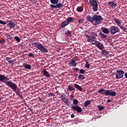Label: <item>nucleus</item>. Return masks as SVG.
<instances>
[{"mask_svg":"<svg viewBox=\"0 0 127 127\" xmlns=\"http://www.w3.org/2000/svg\"><path fill=\"white\" fill-rule=\"evenodd\" d=\"M86 20L88 22H90V23H94V21H95L94 25H98L102 22L103 19H102V16L95 14L92 17L90 15H87L86 16Z\"/></svg>","mask_w":127,"mask_h":127,"instance_id":"f257e3e1","label":"nucleus"},{"mask_svg":"<svg viewBox=\"0 0 127 127\" xmlns=\"http://www.w3.org/2000/svg\"><path fill=\"white\" fill-rule=\"evenodd\" d=\"M97 93L101 94V95H105V96H115L117 95V92L110 90H105V89H101L97 91Z\"/></svg>","mask_w":127,"mask_h":127,"instance_id":"f03ea898","label":"nucleus"},{"mask_svg":"<svg viewBox=\"0 0 127 127\" xmlns=\"http://www.w3.org/2000/svg\"><path fill=\"white\" fill-rule=\"evenodd\" d=\"M4 83L6 86L9 87V88H10V89L15 93L19 90V88L17 87V85L11 80L9 81H5Z\"/></svg>","mask_w":127,"mask_h":127,"instance_id":"7ed1b4c3","label":"nucleus"},{"mask_svg":"<svg viewBox=\"0 0 127 127\" xmlns=\"http://www.w3.org/2000/svg\"><path fill=\"white\" fill-rule=\"evenodd\" d=\"M32 45H34V47L38 49L39 50H40L41 52H42V53H48V50L43 47L41 44H39L37 42L32 43Z\"/></svg>","mask_w":127,"mask_h":127,"instance_id":"20e7f679","label":"nucleus"},{"mask_svg":"<svg viewBox=\"0 0 127 127\" xmlns=\"http://www.w3.org/2000/svg\"><path fill=\"white\" fill-rule=\"evenodd\" d=\"M59 0H50L51 3L50 6L51 8H61L63 7V4L62 3H58Z\"/></svg>","mask_w":127,"mask_h":127,"instance_id":"39448f33","label":"nucleus"},{"mask_svg":"<svg viewBox=\"0 0 127 127\" xmlns=\"http://www.w3.org/2000/svg\"><path fill=\"white\" fill-rule=\"evenodd\" d=\"M97 33H95L93 32H91L90 33V35H87L86 36V38L87 39V41L88 42H93V41H95V40H97Z\"/></svg>","mask_w":127,"mask_h":127,"instance_id":"423d86ee","label":"nucleus"},{"mask_svg":"<svg viewBox=\"0 0 127 127\" xmlns=\"http://www.w3.org/2000/svg\"><path fill=\"white\" fill-rule=\"evenodd\" d=\"M121 31L120 28L115 26H111L109 28V32L112 35H115L116 33H118Z\"/></svg>","mask_w":127,"mask_h":127,"instance_id":"0eeeda50","label":"nucleus"},{"mask_svg":"<svg viewBox=\"0 0 127 127\" xmlns=\"http://www.w3.org/2000/svg\"><path fill=\"white\" fill-rule=\"evenodd\" d=\"M89 3L92 6L93 11H97L98 7L97 1H95V0H89Z\"/></svg>","mask_w":127,"mask_h":127,"instance_id":"6e6552de","label":"nucleus"},{"mask_svg":"<svg viewBox=\"0 0 127 127\" xmlns=\"http://www.w3.org/2000/svg\"><path fill=\"white\" fill-rule=\"evenodd\" d=\"M125 72L124 70H119L116 71V79H122L123 78Z\"/></svg>","mask_w":127,"mask_h":127,"instance_id":"1a4fd4ad","label":"nucleus"},{"mask_svg":"<svg viewBox=\"0 0 127 127\" xmlns=\"http://www.w3.org/2000/svg\"><path fill=\"white\" fill-rule=\"evenodd\" d=\"M71 109L76 111L77 113H82V108L79 106L73 105L71 107Z\"/></svg>","mask_w":127,"mask_h":127,"instance_id":"9d476101","label":"nucleus"},{"mask_svg":"<svg viewBox=\"0 0 127 127\" xmlns=\"http://www.w3.org/2000/svg\"><path fill=\"white\" fill-rule=\"evenodd\" d=\"M6 22L7 23V26L10 28H14V27H15V24H14L12 21L7 20Z\"/></svg>","mask_w":127,"mask_h":127,"instance_id":"9b49d317","label":"nucleus"},{"mask_svg":"<svg viewBox=\"0 0 127 127\" xmlns=\"http://www.w3.org/2000/svg\"><path fill=\"white\" fill-rule=\"evenodd\" d=\"M96 47H97V48H99L100 50H103L104 48H105V47H104V45H103L102 43L99 41L97 42Z\"/></svg>","mask_w":127,"mask_h":127,"instance_id":"f8f14e48","label":"nucleus"},{"mask_svg":"<svg viewBox=\"0 0 127 127\" xmlns=\"http://www.w3.org/2000/svg\"><path fill=\"white\" fill-rule=\"evenodd\" d=\"M69 65L71 67H76L77 66V63H76V61L75 60H71L69 63Z\"/></svg>","mask_w":127,"mask_h":127,"instance_id":"ddd939ff","label":"nucleus"},{"mask_svg":"<svg viewBox=\"0 0 127 127\" xmlns=\"http://www.w3.org/2000/svg\"><path fill=\"white\" fill-rule=\"evenodd\" d=\"M99 36L100 37V38H101V39H106V38L108 37V35L103 33V32H99Z\"/></svg>","mask_w":127,"mask_h":127,"instance_id":"4468645a","label":"nucleus"},{"mask_svg":"<svg viewBox=\"0 0 127 127\" xmlns=\"http://www.w3.org/2000/svg\"><path fill=\"white\" fill-rule=\"evenodd\" d=\"M114 20L116 23L118 24V26L120 27L122 25V23L121 22V20L118 18L114 19Z\"/></svg>","mask_w":127,"mask_h":127,"instance_id":"2eb2a0df","label":"nucleus"},{"mask_svg":"<svg viewBox=\"0 0 127 127\" xmlns=\"http://www.w3.org/2000/svg\"><path fill=\"white\" fill-rule=\"evenodd\" d=\"M67 25H69V23H68V22H66V21H64L61 25V26L59 28H61L62 27L63 28H64V27H65V26H67Z\"/></svg>","mask_w":127,"mask_h":127,"instance_id":"dca6fc26","label":"nucleus"},{"mask_svg":"<svg viewBox=\"0 0 127 127\" xmlns=\"http://www.w3.org/2000/svg\"><path fill=\"white\" fill-rule=\"evenodd\" d=\"M101 30L103 33H105V34H108L110 32V31L109 29H107V28H102Z\"/></svg>","mask_w":127,"mask_h":127,"instance_id":"f3484780","label":"nucleus"},{"mask_svg":"<svg viewBox=\"0 0 127 127\" xmlns=\"http://www.w3.org/2000/svg\"><path fill=\"white\" fill-rule=\"evenodd\" d=\"M61 100L64 103V104H68L69 103V99L67 97H64V98H61Z\"/></svg>","mask_w":127,"mask_h":127,"instance_id":"a211bd4d","label":"nucleus"},{"mask_svg":"<svg viewBox=\"0 0 127 127\" xmlns=\"http://www.w3.org/2000/svg\"><path fill=\"white\" fill-rule=\"evenodd\" d=\"M109 4L110 5L111 7L113 8H114V7H117V4L115 3L113 1L109 2Z\"/></svg>","mask_w":127,"mask_h":127,"instance_id":"6ab92c4d","label":"nucleus"},{"mask_svg":"<svg viewBox=\"0 0 127 127\" xmlns=\"http://www.w3.org/2000/svg\"><path fill=\"white\" fill-rule=\"evenodd\" d=\"M91 100H87L84 102V107L87 108V106H89V105H91Z\"/></svg>","mask_w":127,"mask_h":127,"instance_id":"aec40b11","label":"nucleus"},{"mask_svg":"<svg viewBox=\"0 0 127 127\" xmlns=\"http://www.w3.org/2000/svg\"><path fill=\"white\" fill-rule=\"evenodd\" d=\"M66 22H68V24L70 23H72L73 22V18H72L71 17H68L67 19H66Z\"/></svg>","mask_w":127,"mask_h":127,"instance_id":"412c9836","label":"nucleus"},{"mask_svg":"<svg viewBox=\"0 0 127 127\" xmlns=\"http://www.w3.org/2000/svg\"><path fill=\"white\" fill-rule=\"evenodd\" d=\"M101 54H102V55H104V56H107V55H108V51L103 49V50H101Z\"/></svg>","mask_w":127,"mask_h":127,"instance_id":"4be33fe9","label":"nucleus"},{"mask_svg":"<svg viewBox=\"0 0 127 127\" xmlns=\"http://www.w3.org/2000/svg\"><path fill=\"white\" fill-rule=\"evenodd\" d=\"M4 78V75L1 74H0V82L4 83V82H7V81H3Z\"/></svg>","mask_w":127,"mask_h":127,"instance_id":"5701e85b","label":"nucleus"},{"mask_svg":"<svg viewBox=\"0 0 127 127\" xmlns=\"http://www.w3.org/2000/svg\"><path fill=\"white\" fill-rule=\"evenodd\" d=\"M74 87L77 89V90H79V91H82V90H83V88H82L80 85L77 84H74Z\"/></svg>","mask_w":127,"mask_h":127,"instance_id":"b1692460","label":"nucleus"},{"mask_svg":"<svg viewBox=\"0 0 127 127\" xmlns=\"http://www.w3.org/2000/svg\"><path fill=\"white\" fill-rule=\"evenodd\" d=\"M44 76H46V77H48V78L50 77V74L46 70H44L43 71Z\"/></svg>","mask_w":127,"mask_h":127,"instance_id":"393cba45","label":"nucleus"},{"mask_svg":"<svg viewBox=\"0 0 127 127\" xmlns=\"http://www.w3.org/2000/svg\"><path fill=\"white\" fill-rule=\"evenodd\" d=\"M119 27H120L121 29H122V30H123L124 32H127V28L125 27L124 25H121L120 26H119Z\"/></svg>","mask_w":127,"mask_h":127,"instance_id":"a878e982","label":"nucleus"},{"mask_svg":"<svg viewBox=\"0 0 127 127\" xmlns=\"http://www.w3.org/2000/svg\"><path fill=\"white\" fill-rule=\"evenodd\" d=\"M15 94H16L17 96H18V97H19V98H20V99H21V98H22V95H21V94H20V91H19V89L18 90H17L16 92H15Z\"/></svg>","mask_w":127,"mask_h":127,"instance_id":"bb28decb","label":"nucleus"},{"mask_svg":"<svg viewBox=\"0 0 127 127\" xmlns=\"http://www.w3.org/2000/svg\"><path fill=\"white\" fill-rule=\"evenodd\" d=\"M78 78L80 80H85V79H86V78L85 77V76H84L83 75H82V74L79 75L78 76Z\"/></svg>","mask_w":127,"mask_h":127,"instance_id":"cd10ccee","label":"nucleus"},{"mask_svg":"<svg viewBox=\"0 0 127 127\" xmlns=\"http://www.w3.org/2000/svg\"><path fill=\"white\" fill-rule=\"evenodd\" d=\"M83 9L82 6H78L77 8V11L78 12H82L83 11Z\"/></svg>","mask_w":127,"mask_h":127,"instance_id":"c85d7f7f","label":"nucleus"},{"mask_svg":"<svg viewBox=\"0 0 127 127\" xmlns=\"http://www.w3.org/2000/svg\"><path fill=\"white\" fill-rule=\"evenodd\" d=\"M11 59H10V58H9V57L6 58V61H8V62H9V63H12V64H13V61L11 60Z\"/></svg>","mask_w":127,"mask_h":127,"instance_id":"c756f323","label":"nucleus"},{"mask_svg":"<svg viewBox=\"0 0 127 127\" xmlns=\"http://www.w3.org/2000/svg\"><path fill=\"white\" fill-rule=\"evenodd\" d=\"M78 104H79V101H78L77 99H73V104L77 106Z\"/></svg>","mask_w":127,"mask_h":127,"instance_id":"7c9ffc66","label":"nucleus"},{"mask_svg":"<svg viewBox=\"0 0 127 127\" xmlns=\"http://www.w3.org/2000/svg\"><path fill=\"white\" fill-rule=\"evenodd\" d=\"M24 67L25 69H27L28 70L31 69V65L30 64H26Z\"/></svg>","mask_w":127,"mask_h":127,"instance_id":"2f4dec72","label":"nucleus"},{"mask_svg":"<svg viewBox=\"0 0 127 127\" xmlns=\"http://www.w3.org/2000/svg\"><path fill=\"white\" fill-rule=\"evenodd\" d=\"M67 88L68 89V91H69L70 92H71V91H74V90H75V89L72 86H68Z\"/></svg>","mask_w":127,"mask_h":127,"instance_id":"473e14b6","label":"nucleus"},{"mask_svg":"<svg viewBox=\"0 0 127 127\" xmlns=\"http://www.w3.org/2000/svg\"><path fill=\"white\" fill-rule=\"evenodd\" d=\"M98 108L99 111H103V110H104L105 109L104 107H103L102 106H100V105H99L98 106Z\"/></svg>","mask_w":127,"mask_h":127,"instance_id":"72a5a7b5","label":"nucleus"},{"mask_svg":"<svg viewBox=\"0 0 127 127\" xmlns=\"http://www.w3.org/2000/svg\"><path fill=\"white\" fill-rule=\"evenodd\" d=\"M85 73H86V71H85V70L83 69H81L79 70V73L80 74H82L83 75H84V74H85Z\"/></svg>","mask_w":127,"mask_h":127,"instance_id":"f704fd0d","label":"nucleus"},{"mask_svg":"<svg viewBox=\"0 0 127 127\" xmlns=\"http://www.w3.org/2000/svg\"><path fill=\"white\" fill-rule=\"evenodd\" d=\"M85 67L86 68H88V69H89V68H90V64H89V62H86V64L85 65Z\"/></svg>","mask_w":127,"mask_h":127,"instance_id":"c9c22d12","label":"nucleus"},{"mask_svg":"<svg viewBox=\"0 0 127 127\" xmlns=\"http://www.w3.org/2000/svg\"><path fill=\"white\" fill-rule=\"evenodd\" d=\"M6 37L7 39H10V40L12 39V36L11 35L7 34Z\"/></svg>","mask_w":127,"mask_h":127,"instance_id":"e433bc0d","label":"nucleus"},{"mask_svg":"<svg viewBox=\"0 0 127 127\" xmlns=\"http://www.w3.org/2000/svg\"><path fill=\"white\" fill-rule=\"evenodd\" d=\"M66 97H67V96H66L65 93H62L61 95V98H62V99H64V98H66Z\"/></svg>","mask_w":127,"mask_h":127,"instance_id":"4c0bfd02","label":"nucleus"},{"mask_svg":"<svg viewBox=\"0 0 127 127\" xmlns=\"http://www.w3.org/2000/svg\"><path fill=\"white\" fill-rule=\"evenodd\" d=\"M0 24L6 25V24H7V23H6L1 20H0Z\"/></svg>","mask_w":127,"mask_h":127,"instance_id":"58836bf2","label":"nucleus"},{"mask_svg":"<svg viewBox=\"0 0 127 127\" xmlns=\"http://www.w3.org/2000/svg\"><path fill=\"white\" fill-rule=\"evenodd\" d=\"M15 40H16V41L18 42H20V38H19V37L16 36L15 37Z\"/></svg>","mask_w":127,"mask_h":127,"instance_id":"ea45409f","label":"nucleus"},{"mask_svg":"<svg viewBox=\"0 0 127 127\" xmlns=\"http://www.w3.org/2000/svg\"><path fill=\"white\" fill-rule=\"evenodd\" d=\"M83 21H84V20H83V19H78V23L79 24H81V23H83Z\"/></svg>","mask_w":127,"mask_h":127,"instance_id":"a19ab883","label":"nucleus"},{"mask_svg":"<svg viewBox=\"0 0 127 127\" xmlns=\"http://www.w3.org/2000/svg\"><path fill=\"white\" fill-rule=\"evenodd\" d=\"M28 56H29V57H34V54H32V53H31L28 54Z\"/></svg>","mask_w":127,"mask_h":127,"instance_id":"79ce46f5","label":"nucleus"},{"mask_svg":"<svg viewBox=\"0 0 127 127\" xmlns=\"http://www.w3.org/2000/svg\"><path fill=\"white\" fill-rule=\"evenodd\" d=\"M9 78H8L7 77H6L4 75V79L3 81H9Z\"/></svg>","mask_w":127,"mask_h":127,"instance_id":"37998d69","label":"nucleus"},{"mask_svg":"<svg viewBox=\"0 0 127 127\" xmlns=\"http://www.w3.org/2000/svg\"><path fill=\"white\" fill-rule=\"evenodd\" d=\"M65 34H66V35L67 36H69L70 35V34H71V32L69 30H67V32L65 33Z\"/></svg>","mask_w":127,"mask_h":127,"instance_id":"c03bdc74","label":"nucleus"},{"mask_svg":"<svg viewBox=\"0 0 127 127\" xmlns=\"http://www.w3.org/2000/svg\"><path fill=\"white\" fill-rule=\"evenodd\" d=\"M5 42V40L4 39H2V40L0 41V44H3V43H4Z\"/></svg>","mask_w":127,"mask_h":127,"instance_id":"a18cd8bd","label":"nucleus"},{"mask_svg":"<svg viewBox=\"0 0 127 127\" xmlns=\"http://www.w3.org/2000/svg\"><path fill=\"white\" fill-rule=\"evenodd\" d=\"M97 41L96 40H95V41H93V42L92 43V44H94L96 46V44H97Z\"/></svg>","mask_w":127,"mask_h":127,"instance_id":"49530a36","label":"nucleus"},{"mask_svg":"<svg viewBox=\"0 0 127 127\" xmlns=\"http://www.w3.org/2000/svg\"><path fill=\"white\" fill-rule=\"evenodd\" d=\"M72 70H73V71H79V68H72Z\"/></svg>","mask_w":127,"mask_h":127,"instance_id":"de8ad7c7","label":"nucleus"},{"mask_svg":"<svg viewBox=\"0 0 127 127\" xmlns=\"http://www.w3.org/2000/svg\"><path fill=\"white\" fill-rule=\"evenodd\" d=\"M54 94V93H50L49 94V96H50V97H52V96H53Z\"/></svg>","mask_w":127,"mask_h":127,"instance_id":"09e8293b","label":"nucleus"},{"mask_svg":"<svg viewBox=\"0 0 127 127\" xmlns=\"http://www.w3.org/2000/svg\"><path fill=\"white\" fill-rule=\"evenodd\" d=\"M74 117H75V115H74L73 114H72L71 115V118L72 119H73V118H74Z\"/></svg>","mask_w":127,"mask_h":127,"instance_id":"8fccbe9b","label":"nucleus"},{"mask_svg":"<svg viewBox=\"0 0 127 127\" xmlns=\"http://www.w3.org/2000/svg\"><path fill=\"white\" fill-rule=\"evenodd\" d=\"M111 102H112V100H110V99H108V100H107V103H111Z\"/></svg>","mask_w":127,"mask_h":127,"instance_id":"3c124183","label":"nucleus"},{"mask_svg":"<svg viewBox=\"0 0 127 127\" xmlns=\"http://www.w3.org/2000/svg\"><path fill=\"white\" fill-rule=\"evenodd\" d=\"M34 40H35V39H34V38H32V39H31V41L32 42H33L34 41Z\"/></svg>","mask_w":127,"mask_h":127,"instance_id":"603ef678","label":"nucleus"},{"mask_svg":"<svg viewBox=\"0 0 127 127\" xmlns=\"http://www.w3.org/2000/svg\"><path fill=\"white\" fill-rule=\"evenodd\" d=\"M39 101H40V102H43V100H42V99L39 98Z\"/></svg>","mask_w":127,"mask_h":127,"instance_id":"864d4df0","label":"nucleus"},{"mask_svg":"<svg viewBox=\"0 0 127 127\" xmlns=\"http://www.w3.org/2000/svg\"><path fill=\"white\" fill-rule=\"evenodd\" d=\"M125 76L126 78H127V72H126V73L125 74Z\"/></svg>","mask_w":127,"mask_h":127,"instance_id":"5fc2aeb1","label":"nucleus"},{"mask_svg":"<svg viewBox=\"0 0 127 127\" xmlns=\"http://www.w3.org/2000/svg\"><path fill=\"white\" fill-rule=\"evenodd\" d=\"M73 97H74V96H73L72 95L70 96V100H71V101H72V99Z\"/></svg>","mask_w":127,"mask_h":127,"instance_id":"6e6d98bb","label":"nucleus"},{"mask_svg":"<svg viewBox=\"0 0 127 127\" xmlns=\"http://www.w3.org/2000/svg\"><path fill=\"white\" fill-rule=\"evenodd\" d=\"M58 95H61V93L58 92Z\"/></svg>","mask_w":127,"mask_h":127,"instance_id":"4d7b16f0","label":"nucleus"},{"mask_svg":"<svg viewBox=\"0 0 127 127\" xmlns=\"http://www.w3.org/2000/svg\"><path fill=\"white\" fill-rule=\"evenodd\" d=\"M1 101V98L0 97V102Z\"/></svg>","mask_w":127,"mask_h":127,"instance_id":"13d9d810","label":"nucleus"},{"mask_svg":"<svg viewBox=\"0 0 127 127\" xmlns=\"http://www.w3.org/2000/svg\"><path fill=\"white\" fill-rule=\"evenodd\" d=\"M76 76H78V74H76Z\"/></svg>","mask_w":127,"mask_h":127,"instance_id":"bf43d9fd","label":"nucleus"}]
</instances>
